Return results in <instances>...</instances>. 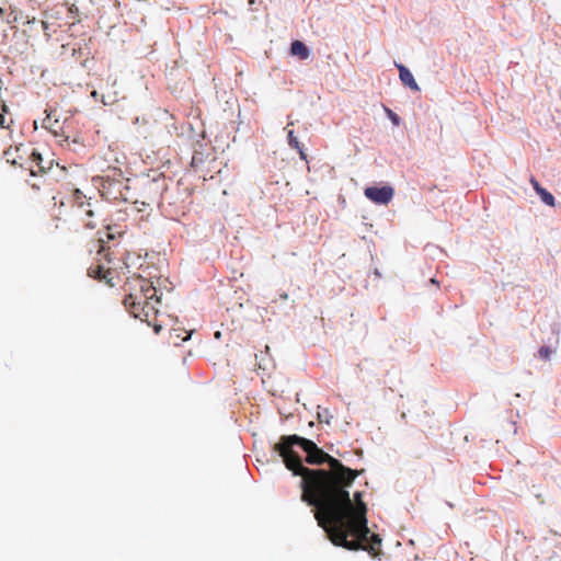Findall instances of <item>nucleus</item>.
Returning a JSON list of instances; mask_svg holds the SVG:
<instances>
[{
  "instance_id": "15",
  "label": "nucleus",
  "mask_w": 561,
  "mask_h": 561,
  "mask_svg": "<svg viewBox=\"0 0 561 561\" xmlns=\"http://www.w3.org/2000/svg\"><path fill=\"white\" fill-rule=\"evenodd\" d=\"M288 144L291 148H295L301 160L307 161V153L305 152L304 148L300 146V142L298 138L295 136L293 130L288 131Z\"/></svg>"
},
{
  "instance_id": "4",
  "label": "nucleus",
  "mask_w": 561,
  "mask_h": 561,
  "mask_svg": "<svg viewBox=\"0 0 561 561\" xmlns=\"http://www.w3.org/2000/svg\"><path fill=\"white\" fill-rule=\"evenodd\" d=\"M126 286L130 293L125 296L123 304L130 314L135 312L136 306H144L150 299L160 302V296L157 295V288L153 286L152 282L141 276L134 277Z\"/></svg>"
},
{
  "instance_id": "11",
  "label": "nucleus",
  "mask_w": 561,
  "mask_h": 561,
  "mask_svg": "<svg viewBox=\"0 0 561 561\" xmlns=\"http://www.w3.org/2000/svg\"><path fill=\"white\" fill-rule=\"evenodd\" d=\"M396 67L399 70V77H400V80L402 81V83L404 85L409 87L411 90H413L415 92H419L420 91V87L416 83V81H415L413 75L411 73V71L405 66H403L402 64L396 62Z\"/></svg>"
},
{
  "instance_id": "10",
  "label": "nucleus",
  "mask_w": 561,
  "mask_h": 561,
  "mask_svg": "<svg viewBox=\"0 0 561 561\" xmlns=\"http://www.w3.org/2000/svg\"><path fill=\"white\" fill-rule=\"evenodd\" d=\"M53 113L54 111H46V117L43 119V127L49 130L56 137L62 136V124L57 118L53 119Z\"/></svg>"
},
{
  "instance_id": "12",
  "label": "nucleus",
  "mask_w": 561,
  "mask_h": 561,
  "mask_svg": "<svg viewBox=\"0 0 561 561\" xmlns=\"http://www.w3.org/2000/svg\"><path fill=\"white\" fill-rule=\"evenodd\" d=\"M381 545V538L377 534H369L367 538L363 539V547L360 549L368 551L373 556H377Z\"/></svg>"
},
{
  "instance_id": "13",
  "label": "nucleus",
  "mask_w": 561,
  "mask_h": 561,
  "mask_svg": "<svg viewBox=\"0 0 561 561\" xmlns=\"http://www.w3.org/2000/svg\"><path fill=\"white\" fill-rule=\"evenodd\" d=\"M290 54L299 57L301 60H306L310 56V51L305 43L300 41H294L290 45Z\"/></svg>"
},
{
  "instance_id": "25",
  "label": "nucleus",
  "mask_w": 561,
  "mask_h": 561,
  "mask_svg": "<svg viewBox=\"0 0 561 561\" xmlns=\"http://www.w3.org/2000/svg\"><path fill=\"white\" fill-rule=\"evenodd\" d=\"M141 307H142V305H141V306H136V307H135V309H136L135 311H137V310H141Z\"/></svg>"
},
{
  "instance_id": "23",
  "label": "nucleus",
  "mask_w": 561,
  "mask_h": 561,
  "mask_svg": "<svg viewBox=\"0 0 561 561\" xmlns=\"http://www.w3.org/2000/svg\"><path fill=\"white\" fill-rule=\"evenodd\" d=\"M28 165H32V154L30 156ZM33 167L35 170H37V165L35 163H33Z\"/></svg>"
},
{
  "instance_id": "17",
  "label": "nucleus",
  "mask_w": 561,
  "mask_h": 561,
  "mask_svg": "<svg viewBox=\"0 0 561 561\" xmlns=\"http://www.w3.org/2000/svg\"><path fill=\"white\" fill-rule=\"evenodd\" d=\"M13 123V119H8L3 114H0V129H7L8 135L11 136L10 126Z\"/></svg>"
},
{
  "instance_id": "20",
  "label": "nucleus",
  "mask_w": 561,
  "mask_h": 561,
  "mask_svg": "<svg viewBox=\"0 0 561 561\" xmlns=\"http://www.w3.org/2000/svg\"><path fill=\"white\" fill-rule=\"evenodd\" d=\"M530 184L533 185L536 193H538L542 188V186L539 184V182L535 178L530 179Z\"/></svg>"
},
{
  "instance_id": "6",
  "label": "nucleus",
  "mask_w": 561,
  "mask_h": 561,
  "mask_svg": "<svg viewBox=\"0 0 561 561\" xmlns=\"http://www.w3.org/2000/svg\"><path fill=\"white\" fill-rule=\"evenodd\" d=\"M365 196L375 204L387 205L393 197L394 191L391 186H369L364 191Z\"/></svg>"
},
{
  "instance_id": "5",
  "label": "nucleus",
  "mask_w": 561,
  "mask_h": 561,
  "mask_svg": "<svg viewBox=\"0 0 561 561\" xmlns=\"http://www.w3.org/2000/svg\"><path fill=\"white\" fill-rule=\"evenodd\" d=\"M160 304H161V301L156 302L154 299L153 300L150 299L141 307V310H137V311L133 312L131 316L136 319H139V320L146 322L148 325H152L154 332L158 334L161 331L162 327L153 321L157 317L158 306Z\"/></svg>"
},
{
  "instance_id": "14",
  "label": "nucleus",
  "mask_w": 561,
  "mask_h": 561,
  "mask_svg": "<svg viewBox=\"0 0 561 561\" xmlns=\"http://www.w3.org/2000/svg\"><path fill=\"white\" fill-rule=\"evenodd\" d=\"M21 148L20 147H15V148H8L3 151V157L5 159V161L12 165H20L23 168V164L20 162L22 160V157L19 154Z\"/></svg>"
},
{
  "instance_id": "9",
  "label": "nucleus",
  "mask_w": 561,
  "mask_h": 561,
  "mask_svg": "<svg viewBox=\"0 0 561 561\" xmlns=\"http://www.w3.org/2000/svg\"><path fill=\"white\" fill-rule=\"evenodd\" d=\"M88 275L90 277H92V278H95V279H99V280H104L106 284H108L111 286L114 285L112 283L113 272L110 268H104V266L101 265V264L91 265L88 268Z\"/></svg>"
},
{
  "instance_id": "22",
  "label": "nucleus",
  "mask_w": 561,
  "mask_h": 561,
  "mask_svg": "<svg viewBox=\"0 0 561 561\" xmlns=\"http://www.w3.org/2000/svg\"><path fill=\"white\" fill-rule=\"evenodd\" d=\"M1 110L3 113H7L9 111L8 105L4 102L1 104Z\"/></svg>"
},
{
  "instance_id": "18",
  "label": "nucleus",
  "mask_w": 561,
  "mask_h": 561,
  "mask_svg": "<svg viewBox=\"0 0 561 561\" xmlns=\"http://www.w3.org/2000/svg\"><path fill=\"white\" fill-rule=\"evenodd\" d=\"M539 357L543 360H549L552 350L549 346H541L538 351Z\"/></svg>"
},
{
  "instance_id": "19",
  "label": "nucleus",
  "mask_w": 561,
  "mask_h": 561,
  "mask_svg": "<svg viewBox=\"0 0 561 561\" xmlns=\"http://www.w3.org/2000/svg\"><path fill=\"white\" fill-rule=\"evenodd\" d=\"M386 112L388 114V117L391 119V122L394 124V125H399V122H400V118L399 116L392 112L391 110L389 108H386Z\"/></svg>"
},
{
  "instance_id": "28",
  "label": "nucleus",
  "mask_w": 561,
  "mask_h": 561,
  "mask_svg": "<svg viewBox=\"0 0 561 561\" xmlns=\"http://www.w3.org/2000/svg\"><path fill=\"white\" fill-rule=\"evenodd\" d=\"M100 242H104V239L102 237L99 238Z\"/></svg>"
},
{
  "instance_id": "16",
  "label": "nucleus",
  "mask_w": 561,
  "mask_h": 561,
  "mask_svg": "<svg viewBox=\"0 0 561 561\" xmlns=\"http://www.w3.org/2000/svg\"><path fill=\"white\" fill-rule=\"evenodd\" d=\"M537 194L540 196L541 201L546 205H548V206L556 205V199H554L553 195L550 192H548L546 188L542 187Z\"/></svg>"
},
{
  "instance_id": "2",
  "label": "nucleus",
  "mask_w": 561,
  "mask_h": 561,
  "mask_svg": "<svg viewBox=\"0 0 561 561\" xmlns=\"http://www.w3.org/2000/svg\"><path fill=\"white\" fill-rule=\"evenodd\" d=\"M273 450L282 457L286 468L300 476L301 501L310 505L348 467L319 448L316 443L294 435L280 436Z\"/></svg>"
},
{
  "instance_id": "21",
  "label": "nucleus",
  "mask_w": 561,
  "mask_h": 561,
  "mask_svg": "<svg viewBox=\"0 0 561 561\" xmlns=\"http://www.w3.org/2000/svg\"><path fill=\"white\" fill-rule=\"evenodd\" d=\"M83 54L82 51V48H72V56L76 57L77 55H79V57H81Z\"/></svg>"
},
{
  "instance_id": "3",
  "label": "nucleus",
  "mask_w": 561,
  "mask_h": 561,
  "mask_svg": "<svg viewBox=\"0 0 561 561\" xmlns=\"http://www.w3.org/2000/svg\"><path fill=\"white\" fill-rule=\"evenodd\" d=\"M71 205V221L76 232L82 229L93 230L101 221L102 209L98 202H92V197L87 196L80 188L71 190L69 197Z\"/></svg>"
},
{
  "instance_id": "27",
  "label": "nucleus",
  "mask_w": 561,
  "mask_h": 561,
  "mask_svg": "<svg viewBox=\"0 0 561 561\" xmlns=\"http://www.w3.org/2000/svg\"><path fill=\"white\" fill-rule=\"evenodd\" d=\"M43 26H44V28H47L46 22H43Z\"/></svg>"
},
{
  "instance_id": "7",
  "label": "nucleus",
  "mask_w": 561,
  "mask_h": 561,
  "mask_svg": "<svg viewBox=\"0 0 561 561\" xmlns=\"http://www.w3.org/2000/svg\"><path fill=\"white\" fill-rule=\"evenodd\" d=\"M141 201H136V203L140 202L144 206H151L152 204L158 203L159 199V185L154 181H148L144 185V193L140 195Z\"/></svg>"
},
{
  "instance_id": "8",
  "label": "nucleus",
  "mask_w": 561,
  "mask_h": 561,
  "mask_svg": "<svg viewBox=\"0 0 561 561\" xmlns=\"http://www.w3.org/2000/svg\"><path fill=\"white\" fill-rule=\"evenodd\" d=\"M32 163H35L37 165V170L34 169L33 164L28 165L26 169L33 176L45 174L53 167V160H48L45 162L42 154L36 150L32 151Z\"/></svg>"
},
{
  "instance_id": "1",
  "label": "nucleus",
  "mask_w": 561,
  "mask_h": 561,
  "mask_svg": "<svg viewBox=\"0 0 561 561\" xmlns=\"http://www.w3.org/2000/svg\"><path fill=\"white\" fill-rule=\"evenodd\" d=\"M317 500L309 506L314 507V518L335 546L347 550H359L363 539L367 538V505L363 493L350 495L359 470L346 469Z\"/></svg>"
},
{
  "instance_id": "26",
  "label": "nucleus",
  "mask_w": 561,
  "mask_h": 561,
  "mask_svg": "<svg viewBox=\"0 0 561 561\" xmlns=\"http://www.w3.org/2000/svg\"><path fill=\"white\" fill-rule=\"evenodd\" d=\"M106 237H107V239H112L113 238L111 233H106Z\"/></svg>"
},
{
  "instance_id": "24",
  "label": "nucleus",
  "mask_w": 561,
  "mask_h": 561,
  "mask_svg": "<svg viewBox=\"0 0 561 561\" xmlns=\"http://www.w3.org/2000/svg\"><path fill=\"white\" fill-rule=\"evenodd\" d=\"M87 60H88V58H84V59H82V60L80 61V64H81V66H82V67H85V62H87Z\"/></svg>"
}]
</instances>
